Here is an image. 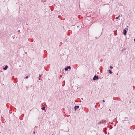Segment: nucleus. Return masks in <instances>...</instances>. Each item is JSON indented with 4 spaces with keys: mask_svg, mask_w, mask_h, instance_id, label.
<instances>
[{
    "mask_svg": "<svg viewBox=\"0 0 135 135\" xmlns=\"http://www.w3.org/2000/svg\"><path fill=\"white\" fill-rule=\"evenodd\" d=\"M110 69H112L113 68V67L112 66H110Z\"/></svg>",
    "mask_w": 135,
    "mask_h": 135,
    "instance_id": "1a4fd4ad",
    "label": "nucleus"
},
{
    "mask_svg": "<svg viewBox=\"0 0 135 135\" xmlns=\"http://www.w3.org/2000/svg\"><path fill=\"white\" fill-rule=\"evenodd\" d=\"M8 66L7 65H6L5 66V67L3 68V69L4 70H6L7 69V68H8Z\"/></svg>",
    "mask_w": 135,
    "mask_h": 135,
    "instance_id": "7ed1b4c3",
    "label": "nucleus"
},
{
    "mask_svg": "<svg viewBox=\"0 0 135 135\" xmlns=\"http://www.w3.org/2000/svg\"><path fill=\"white\" fill-rule=\"evenodd\" d=\"M71 69V67L70 66H68L65 69V71H67L68 69Z\"/></svg>",
    "mask_w": 135,
    "mask_h": 135,
    "instance_id": "f03ea898",
    "label": "nucleus"
},
{
    "mask_svg": "<svg viewBox=\"0 0 135 135\" xmlns=\"http://www.w3.org/2000/svg\"><path fill=\"white\" fill-rule=\"evenodd\" d=\"M41 75H39V77H41Z\"/></svg>",
    "mask_w": 135,
    "mask_h": 135,
    "instance_id": "9d476101",
    "label": "nucleus"
},
{
    "mask_svg": "<svg viewBox=\"0 0 135 135\" xmlns=\"http://www.w3.org/2000/svg\"><path fill=\"white\" fill-rule=\"evenodd\" d=\"M34 133H35V132H34Z\"/></svg>",
    "mask_w": 135,
    "mask_h": 135,
    "instance_id": "4468645a",
    "label": "nucleus"
},
{
    "mask_svg": "<svg viewBox=\"0 0 135 135\" xmlns=\"http://www.w3.org/2000/svg\"><path fill=\"white\" fill-rule=\"evenodd\" d=\"M98 79V76H97L96 75H95L93 78V80H97Z\"/></svg>",
    "mask_w": 135,
    "mask_h": 135,
    "instance_id": "f257e3e1",
    "label": "nucleus"
},
{
    "mask_svg": "<svg viewBox=\"0 0 135 135\" xmlns=\"http://www.w3.org/2000/svg\"><path fill=\"white\" fill-rule=\"evenodd\" d=\"M134 42H135V38L134 39Z\"/></svg>",
    "mask_w": 135,
    "mask_h": 135,
    "instance_id": "ddd939ff",
    "label": "nucleus"
},
{
    "mask_svg": "<svg viewBox=\"0 0 135 135\" xmlns=\"http://www.w3.org/2000/svg\"><path fill=\"white\" fill-rule=\"evenodd\" d=\"M79 108V106L76 105L74 107L75 109V110H76L78 108Z\"/></svg>",
    "mask_w": 135,
    "mask_h": 135,
    "instance_id": "39448f33",
    "label": "nucleus"
},
{
    "mask_svg": "<svg viewBox=\"0 0 135 135\" xmlns=\"http://www.w3.org/2000/svg\"><path fill=\"white\" fill-rule=\"evenodd\" d=\"M103 102H105V101H104V100H103Z\"/></svg>",
    "mask_w": 135,
    "mask_h": 135,
    "instance_id": "f8f14e48",
    "label": "nucleus"
},
{
    "mask_svg": "<svg viewBox=\"0 0 135 135\" xmlns=\"http://www.w3.org/2000/svg\"><path fill=\"white\" fill-rule=\"evenodd\" d=\"M42 109L43 110H44L45 109V107H43L42 108Z\"/></svg>",
    "mask_w": 135,
    "mask_h": 135,
    "instance_id": "0eeeda50",
    "label": "nucleus"
},
{
    "mask_svg": "<svg viewBox=\"0 0 135 135\" xmlns=\"http://www.w3.org/2000/svg\"><path fill=\"white\" fill-rule=\"evenodd\" d=\"M119 17H120V16L119 15L118 17H116V18L117 19H118L119 18Z\"/></svg>",
    "mask_w": 135,
    "mask_h": 135,
    "instance_id": "6e6552de",
    "label": "nucleus"
},
{
    "mask_svg": "<svg viewBox=\"0 0 135 135\" xmlns=\"http://www.w3.org/2000/svg\"><path fill=\"white\" fill-rule=\"evenodd\" d=\"M28 78V77L27 76H26V77L25 78H26V79H27V78Z\"/></svg>",
    "mask_w": 135,
    "mask_h": 135,
    "instance_id": "9b49d317",
    "label": "nucleus"
},
{
    "mask_svg": "<svg viewBox=\"0 0 135 135\" xmlns=\"http://www.w3.org/2000/svg\"><path fill=\"white\" fill-rule=\"evenodd\" d=\"M109 73H110V74H111L112 73V72L111 71V70H109Z\"/></svg>",
    "mask_w": 135,
    "mask_h": 135,
    "instance_id": "423d86ee",
    "label": "nucleus"
},
{
    "mask_svg": "<svg viewBox=\"0 0 135 135\" xmlns=\"http://www.w3.org/2000/svg\"><path fill=\"white\" fill-rule=\"evenodd\" d=\"M123 31H124V32H123L124 34V35H126L127 32V31L126 30H123Z\"/></svg>",
    "mask_w": 135,
    "mask_h": 135,
    "instance_id": "20e7f679",
    "label": "nucleus"
}]
</instances>
